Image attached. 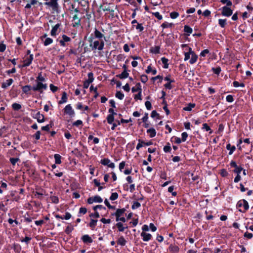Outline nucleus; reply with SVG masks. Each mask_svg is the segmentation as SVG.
<instances>
[{
    "mask_svg": "<svg viewBox=\"0 0 253 253\" xmlns=\"http://www.w3.org/2000/svg\"><path fill=\"white\" fill-rule=\"evenodd\" d=\"M36 85L33 86V90L35 91H39L40 93H42L43 90H46L47 88L46 84H43L40 82H36Z\"/></svg>",
    "mask_w": 253,
    "mask_h": 253,
    "instance_id": "f257e3e1",
    "label": "nucleus"
},
{
    "mask_svg": "<svg viewBox=\"0 0 253 253\" xmlns=\"http://www.w3.org/2000/svg\"><path fill=\"white\" fill-rule=\"evenodd\" d=\"M31 115L34 119H37V122L42 123L44 122V117L43 115L41 114L40 112L36 110H32Z\"/></svg>",
    "mask_w": 253,
    "mask_h": 253,
    "instance_id": "f03ea898",
    "label": "nucleus"
},
{
    "mask_svg": "<svg viewBox=\"0 0 253 253\" xmlns=\"http://www.w3.org/2000/svg\"><path fill=\"white\" fill-rule=\"evenodd\" d=\"M63 112L65 114L69 115L70 118L75 116V112L71 104L67 105L64 108Z\"/></svg>",
    "mask_w": 253,
    "mask_h": 253,
    "instance_id": "7ed1b4c3",
    "label": "nucleus"
},
{
    "mask_svg": "<svg viewBox=\"0 0 253 253\" xmlns=\"http://www.w3.org/2000/svg\"><path fill=\"white\" fill-rule=\"evenodd\" d=\"M34 59V55L33 54H30L29 57L26 58L25 60L23 61V64L22 65H19V68H24L30 66L32 61Z\"/></svg>",
    "mask_w": 253,
    "mask_h": 253,
    "instance_id": "20e7f679",
    "label": "nucleus"
},
{
    "mask_svg": "<svg viewBox=\"0 0 253 253\" xmlns=\"http://www.w3.org/2000/svg\"><path fill=\"white\" fill-rule=\"evenodd\" d=\"M221 10L222 16L229 17L233 14V10L229 6H224L221 8Z\"/></svg>",
    "mask_w": 253,
    "mask_h": 253,
    "instance_id": "39448f33",
    "label": "nucleus"
},
{
    "mask_svg": "<svg viewBox=\"0 0 253 253\" xmlns=\"http://www.w3.org/2000/svg\"><path fill=\"white\" fill-rule=\"evenodd\" d=\"M230 166L231 167L235 168L233 170V172L237 174H240L241 172L243 170V168L241 166H238L234 161L232 160L231 161Z\"/></svg>",
    "mask_w": 253,
    "mask_h": 253,
    "instance_id": "423d86ee",
    "label": "nucleus"
},
{
    "mask_svg": "<svg viewBox=\"0 0 253 253\" xmlns=\"http://www.w3.org/2000/svg\"><path fill=\"white\" fill-rule=\"evenodd\" d=\"M179 250V247L174 244H171L168 249V251L172 253H178Z\"/></svg>",
    "mask_w": 253,
    "mask_h": 253,
    "instance_id": "0eeeda50",
    "label": "nucleus"
},
{
    "mask_svg": "<svg viewBox=\"0 0 253 253\" xmlns=\"http://www.w3.org/2000/svg\"><path fill=\"white\" fill-rule=\"evenodd\" d=\"M81 240L84 243L86 244H90L93 242L92 239L87 234L83 235Z\"/></svg>",
    "mask_w": 253,
    "mask_h": 253,
    "instance_id": "6e6552de",
    "label": "nucleus"
},
{
    "mask_svg": "<svg viewBox=\"0 0 253 253\" xmlns=\"http://www.w3.org/2000/svg\"><path fill=\"white\" fill-rule=\"evenodd\" d=\"M140 236L142 237L143 241L144 242H148L152 238L151 234L144 232H142L140 234Z\"/></svg>",
    "mask_w": 253,
    "mask_h": 253,
    "instance_id": "1a4fd4ad",
    "label": "nucleus"
},
{
    "mask_svg": "<svg viewBox=\"0 0 253 253\" xmlns=\"http://www.w3.org/2000/svg\"><path fill=\"white\" fill-rule=\"evenodd\" d=\"M126 211V208L117 209L115 211V214H116V219H118V218L123 216Z\"/></svg>",
    "mask_w": 253,
    "mask_h": 253,
    "instance_id": "9d476101",
    "label": "nucleus"
},
{
    "mask_svg": "<svg viewBox=\"0 0 253 253\" xmlns=\"http://www.w3.org/2000/svg\"><path fill=\"white\" fill-rule=\"evenodd\" d=\"M23 93L26 94H30V91L33 90V86L30 85H26L22 86Z\"/></svg>",
    "mask_w": 253,
    "mask_h": 253,
    "instance_id": "9b49d317",
    "label": "nucleus"
},
{
    "mask_svg": "<svg viewBox=\"0 0 253 253\" xmlns=\"http://www.w3.org/2000/svg\"><path fill=\"white\" fill-rule=\"evenodd\" d=\"M73 19L75 21V22L73 24V26L74 27H79L81 25V18L78 17L77 14L73 16Z\"/></svg>",
    "mask_w": 253,
    "mask_h": 253,
    "instance_id": "f8f14e48",
    "label": "nucleus"
},
{
    "mask_svg": "<svg viewBox=\"0 0 253 253\" xmlns=\"http://www.w3.org/2000/svg\"><path fill=\"white\" fill-rule=\"evenodd\" d=\"M60 25H61L60 23H57L52 28L50 32V35L51 36L54 37L57 35V31L58 29L60 27Z\"/></svg>",
    "mask_w": 253,
    "mask_h": 253,
    "instance_id": "ddd939ff",
    "label": "nucleus"
},
{
    "mask_svg": "<svg viewBox=\"0 0 253 253\" xmlns=\"http://www.w3.org/2000/svg\"><path fill=\"white\" fill-rule=\"evenodd\" d=\"M13 83V80L12 79H9L6 80L5 82L2 83L1 84V88L3 89L6 88L8 86L11 85Z\"/></svg>",
    "mask_w": 253,
    "mask_h": 253,
    "instance_id": "4468645a",
    "label": "nucleus"
},
{
    "mask_svg": "<svg viewBox=\"0 0 253 253\" xmlns=\"http://www.w3.org/2000/svg\"><path fill=\"white\" fill-rule=\"evenodd\" d=\"M94 38L98 39L99 40H101L102 38H104V40H105V37L104 35L102 34L99 31H98L97 29H95L94 30Z\"/></svg>",
    "mask_w": 253,
    "mask_h": 253,
    "instance_id": "2eb2a0df",
    "label": "nucleus"
},
{
    "mask_svg": "<svg viewBox=\"0 0 253 253\" xmlns=\"http://www.w3.org/2000/svg\"><path fill=\"white\" fill-rule=\"evenodd\" d=\"M160 46H155L154 47H151L150 48V52L153 54H159L160 50Z\"/></svg>",
    "mask_w": 253,
    "mask_h": 253,
    "instance_id": "dca6fc26",
    "label": "nucleus"
},
{
    "mask_svg": "<svg viewBox=\"0 0 253 253\" xmlns=\"http://www.w3.org/2000/svg\"><path fill=\"white\" fill-rule=\"evenodd\" d=\"M67 93L65 91L63 92L61 100L58 102L59 104H62L67 102Z\"/></svg>",
    "mask_w": 253,
    "mask_h": 253,
    "instance_id": "f3484780",
    "label": "nucleus"
},
{
    "mask_svg": "<svg viewBox=\"0 0 253 253\" xmlns=\"http://www.w3.org/2000/svg\"><path fill=\"white\" fill-rule=\"evenodd\" d=\"M97 219H91L87 226H89L91 230H94L97 225Z\"/></svg>",
    "mask_w": 253,
    "mask_h": 253,
    "instance_id": "a211bd4d",
    "label": "nucleus"
},
{
    "mask_svg": "<svg viewBox=\"0 0 253 253\" xmlns=\"http://www.w3.org/2000/svg\"><path fill=\"white\" fill-rule=\"evenodd\" d=\"M128 71H123L121 74L116 75V77L120 79H125L128 77Z\"/></svg>",
    "mask_w": 253,
    "mask_h": 253,
    "instance_id": "6ab92c4d",
    "label": "nucleus"
},
{
    "mask_svg": "<svg viewBox=\"0 0 253 253\" xmlns=\"http://www.w3.org/2000/svg\"><path fill=\"white\" fill-rule=\"evenodd\" d=\"M140 90L142 91V88H141V85L140 83H137L136 84L135 86L131 88V91L132 92H139Z\"/></svg>",
    "mask_w": 253,
    "mask_h": 253,
    "instance_id": "aec40b11",
    "label": "nucleus"
},
{
    "mask_svg": "<svg viewBox=\"0 0 253 253\" xmlns=\"http://www.w3.org/2000/svg\"><path fill=\"white\" fill-rule=\"evenodd\" d=\"M196 106L195 103H189L185 107L183 108V110L186 111H191L192 108H194Z\"/></svg>",
    "mask_w": 253,
    "mask_h": 253,
    "instance_id": "412c9836",
    "label": "nucleus"
},
{
    "mask_svg": "<svg viewBox=\"0 0 253 253\" xmlns=\"http://www.w3.org/2000/svg\"><path fill=\"white\" fill-rule=\"evenodd\" d=\"M116 226H117V227L119 231H120V232H123V231H124L125 229L127 228V226L124 227L123 224L121 222H117L116 223Z\"/></svg>",
    "mask_w": 253,
    "mask_h": 253,
    "instance_id": "4be33fe9",
    "label": "nucleus"
},
{
    "mask_svg": "<svg viewBox=\"0 0 253 253\" xmlns=\"http://www.w3.org/2000/svg\"><path fill=\"white\" fill-rule=\"evenodd\" d=\"M192 28L188 25H185L184 26V32L186 33L187 36H189L192 33Z\"/></svg>",
    "mask_w": 253,
    "mask_h": 253,
    "instance_id": "5701e85b",
    "label": "nucleus"
},
{
    "mask_svg": "<svg viewBox=\"0 0 253 253\" xmlns=\"http://www.w3.org/2000/svg\"><path fill=\"white\" fill-rule=\"evenodd\" d=\"M226 148L228 150L230 151L229 152V155H232L233 153V152L235 151V150H236V147L234 145L231 146V145L230 143H228V144H227Z\"/></svg>",
    "mask_w": 253,
    "mask_h": 253,
    "instance_id": "b1692460",
    "label": "nucleus"
},
{
    "mask_svg": "<svg viewBox=\"0 0 253 253\" xmlns=\"http://www.w3.org/2000/svg\"><path fill=\"white\" fill-rule=\"evenodd\" d=\"M147 133L150 134V137L151 138L154 137L156 135V131L153 127L148 129Z\"/></svg>",
    "mask_w": 253,
    "mask_h": 253,
    "instance_id": "393cba45",
    "label": "nucleus"
},
{
    "mask_svg": "<svg viewBox=\"0 0 253 253\" xmlns=\"http://www.w3.org/2000/svg\"><path fill=\"white\" fill-rule=\"evenodd\" d=\"M161 61L162 63L164 64L163 68L165 69H168L169 68V59L165 57L161 58Z\"/></svg>",
    "mask_w": 253,
    "mask_h": 253,
    "instance_id": "a878e982",
    "label": "nucleus"
},
{
    "mask_svg": "<svg viewBox=\"0 0 253 253\" xmlns=\"http://www.w3.org/2000/svg\"><path fill=\"white\" fill-rule=\"evenodd\" d=\"M126 243V241L125 240L124 237L123 236H121L117 241L118 244L122 246H124Z\"/></svg>",
    "mask_w": 253,
    "mask_h": 253,
    "instance_id": "bb28decb",
    "label": "nucleus"
},
{
    "mask_svg": "<svg viewBox=\"0 0 253 253\" xmlns=\"http://www.w3.org/2000/svg\"><path fill=\"white\" fill-rule=\"evenodd\" d=\"M198 57V55L195 53L191 54V58L189 60V63L191 64H193L197 62Z\"/></svg>",
    "mask_w": 253,
    "mask_h": 253,
    "instance_id": "cd10ccee",
    "label": "nucleus"
},
{
    "mask_svg": "<svg viewBox=\"0 0 253 253\" xmlns=\"http://www.w3.org/2000/svg\"><path fill=\"white\" fill-rule=\"evenodd\" d=\"M242 203H243V206L244 207V210H245L244 212H245L246 211L248 210L249 209V203L247 202V201L245 199H243ZM239 211L240 212H243V211H242L241 209H239Z\"/></svg>",
    "mask_w": 253,
    "mask_h": 253,
    "instance_id": "c85d7f7f",
    "label": "nucleus"
},
{
    "mask_svg": "<svg viewBox=\"0 0 253 253\" xmlns=\"http://www.w3.org/2000/svg\"><path fill=\"white\" fill-rule=\"evenodd\" d=\"M174 24L172 23H169L167 22H165L161 25V26L164 29L167 28H172L174 26Z\"/></svg>",
    "mask_w": 253,
    "mask_h": 253,
    "instance_id": "c756f323",
    "label": "nucleus"
},
{
    "mask_svg": "<svg viewBox=\"0 0 253 253\" xmlns=\"http://www.w3.org/2000/svg\"><path fill=\"white\" fill-rule=\"evenodd\" d=\"M54 158L55 159V164H60L62 163L61 160V156L59 154H54Z\"/></svg>",
    "mask_w": 253,
    "mask_h": 253,
    "instance_id": "7c9ffc66",
    "label": "nucleus"
},
{
    "mask_svg": "<svg viewBox=\"0 0 253 253\" xmlns=\"http://www.w3.org/2000/svg\"><path fill=\"white\" fill-rule=\"evenodd\" d=\"M151 80L153 82V84H154L155 81L157 80H159L158 83H161L163 80V76L161 75H158L156 77H152Z\"/></svg>",
    "mask_w": 253,
    "mask_h": 253,
    "instance_id": "2f4dec72",
    "label": "nucleus"
},
{
    "mask_svg": "<svg viewBox=\"0 0 253 253\" xmlns=\"http://www.w3.org/2000/svg\"><path fill=\"white\" fill-rule=\"evenodd\" d=\"M163 150L165 153H170L171 152V148L169 142H168L167 145L164 146Z\"/></svg>",
    "mask_w": 253,
    "mask_h": 253,
    "instance_id": "473e14b6",
    "label": "nucleus"
},
{
    "mask_svg": "<svg viewBox=\"0 0 253 253\" xmlns=\"http://www.w3.org/2000/svg\"><path fill=\"white\" fill-rule=\"evenodd\" d=\"M87 212V209L85 207H81L79 209L78 216L80 217L82 214H85Z\"/></svg>",
    "mask_w": 253,
    "mask_h": 253,
    "instance_id": "72a5a7b5",
    "label": "nucleus"
},
{
    "mask_svg": "<svg viewBox=\"0 0 253 253\" xmlns=\"http://www.w3.org/2000/svg\"><path fill=\"white\" fill-rule=\"evenodd\" d=\"M88 79L86 81L88 82L89 83L91 84L93 82L94 80L93 74L92 72H89L87 74Z\"/></svg>",
    "mask_w": 253,
    "mask_h": 253,
    "instance_id": "f704fd0d",
    "label": "nucleus"
},
{
    "mask_svg": "<svg viewBox=\"0 0 253 253\" xmlns=\"http://www.w3.org/2000/svg\"><path fill=\"white\" fill-rule=\"evenodd\" d=\"M22 108L20 104L14 103L12 104V108L15 111H18Z\"/></svg>",
    "mask_w": 253,
    "mask_h": 253,
    "instance_id": "c9c22d12",
    "label": "nucleus"
},
{
    "mask_svg": "<svg viewBox=\"0 0 253 253\" xmlns=\"http://www.w3.org/2000/svg\"><path fill=\"white\" fill-rule=\"evenodd\" d=\"M13 250L17 253H19L21 250V247L19 244H14L13 245Z\"/></svg>",
    "mask_w": 253,
    "mask_h": 253,
    "instance_id": "e433bc0d",
    "label": "nucleus"
},
{
    "mask_svg": "<svg viewBox=\"0 0 253 253\" xmlns=\"http://www.w3.org/2000/svg\"><path fill=\"white\" fill-rule=\"evenodd\" d=\"M218 24L221 28H224L226 25V19H219Z\"/></svg>",
    "mask_w": 253,
    "mask_h": 253,
    "instance_id": "4c0bfd02",
    "label": "nucleus"
},
{
    "mask_svg": "<svg viewBox=\"0 0 253 253\" xmlns=\"http://www.w3.org/2000/svg\"><path fill=\"white\" fill-rule=\"evenodd\" d=\"M53 40L50 38H46L43 42V45L44 46H47L53 42Z\"/></svg>",
    "mask_w": 253,
    "mask_h": 253,
    "instance_id": "58836bf2",
    "label": "nucleus"
},
{
    "mask_svg": "<svg viewBox=\"0 0 253 253\" xmlns=\"http://www.w3.org/2000/svg\"><path fill=\"white\" fill-rule=\"evenodd\" d=\"M107 121L109 124H113V122L114 121V116H113V115L109 114L107 117Z\"/></svg>",
    "mask_w": 253,
    "mask_h": 253,
    "instance_id": "ea45409f",
    "label": "nucleus"
},
{
    "mask_svg": "<svg viewBox=\"0 0 253 253\" xmlns=\"http://www.w3.org/2000/svg\"><path fill=\"white\" fill-rule=\"evenodd\" d=\"M74 230V227L72 225L71 226H68L66 227V229L65 230V232L66 234L69 235L70 233L72 232V231Z\"/></svg>",
    "mask_w": 253,
    "mask_h": 253,
    "instance_id": "a19ab883",
    "label": "nucleus"
},
{
    "mask_svg": "<svg viewBox=\"0 0 253 253\" xmlns=\"http://www.w3.org/2000/svg\"><path fill=\"white\" fill-rule=\"evenodd\" d=\"M110 162L111 161L108 158H104L101 160L100 163L102 165L108 166Z\"/></svg>",
    "mask_w": 253,
    "mask_h": 253,
    "instance_id": "79ce46f5",
    "label": "nucleus"
},
{
    "mask_svg": "<svg viewBox=\"0 0 253 253\" xmlns=\"http://www.w3.org/2000/svg\"><path fill=\"white\" fill-rule=\"evenodd\" d=\"M45 79L44 77L42 76V72L39 73L38 76L36 79V82H40L42 83V82H45Z\"/></svg>",
    "mask_w": 253,
    "mask_h": 253,
    "instance_id": "37998d69",
    "label": "nucleus"
},
{
    "mask_svg": "<svg viewBox=\"0 0 253 253\" xmlns=\"http://www.w3.org/2000/svg\"><path fill=\"white\" fill-rule=\"evenodd\" d=\"M211 70L215 74L217 75H219L221 71V68L219 66L216 67L215 68H212Z\"/></svg>",
    "mask_w": 253,
    "mask_h": 253,
    "instance_id": "c03bdc74",
    "label": "nucleus"
},
{
    "mask_svg": "<svg viewBox=\"0 0 253 253\" xmlns=\"http://www.w3.org/2000/svg\"><path fill=\"white\" fill-rule=\"evenodd\" d=\"M50 199L52 201V203L54 204H58L59 202V198L57 196H51L50 197Z\"/></svg>",
    "mask_w": 253,
    "mask_h": 253,
    "instance_id": "a18cd8bd",
    "label": "nucleus"
},
{
    "mask_svg": "<svg viewBox=\"0 0 253 253\" xmlns=\"http://www.w3.org/2000/svg\"><path fill=\"white\" fill-rule=\"evenodd\" d=\"M115 96L117 98L120 100H122L124 97V94L121 91H117Z\"/></svg>",
    "mask_w": 253,
    "mask_h": 253,
    "instance_id": "49530a36",
    "label": "nucleus"
},
{
    "mask_svg": "<svg viewBox=\"0 0 253 253\" xmlns=\"http://www.w3.org/2000/svg\"><path fill=\"white\" fill-rule=\"evenodd\" d=\"M93 200L94 202L98 203H101L103 201V199H102V198L98 195H96L94 196Z\"/></svg>",
    "mask_w": 253,
    "mask_h": 253,
    "instance_id": "de8ad7c7",
    "label": "nucleus"
},
{
    "mask_svg": "<svg viewBox=\"0 0 253 253\" xmlns=\"http://www.w3.org/2000/svg\"><path fill=\"white\" fill-rule=\"evenodd\" d=\"M140 206H141V204L140 203H139L138 202H137V201H135V202H133V204L131 206V209L132 210H135L137 208H139V207H140Z\"/></svg>",
    "mask_w": 253,
    "mask_h": 253,
    "instance_id": "09e8293b",
    "label": "nucleus"
},
{
    "mask_svg": "<svg viewBox=\"0 0 253 253\" xmlns=\"http://www.w3.org/2000/svg\"><path fill=\"white\" fill-rule=\"evenodd\" d=\"M73 126L76 127H79L80 126H83V122L82 120H78L73 123Z\"/></svg>",
    "mask_w": 253,
    "mask_h": 253,
    "instance_id": "8fccbe9b",
    "label": "nucleus"
},
{
    "mask_svg": "<svg viewBox=\"0 0 253 253\" xmlns=\"http://www.w3.org/2000/svg\"><path fill=\"white\" fill-rule=\"evenodd\" d=\"M118 194L116 192L112 193L109 199L111 201H114L118 199Z\"/></svg>",
    "mask_w": 253,
    "mask_h": 253,
    "instance_id": "3c124183",
    "label": "nucleus"
},
{
    "mask_svg": "<svg viewBox=\"0 0 253 253\" xmlns=\"http://www.w3.org/2000/svg\"><path fill=\"white\" fill-rule=\"evenodd\" d=\"M9 161L13 166H15L17 162L20 161V159L18 158H10Z\"/></svg>",
    "mask_w": 253,
    "mask_h": 253,
    "instance_id": "603ef678",
    "label": "nucleus"
},
{
    "mask_svg": "<svg viewBox=\"0 0 253 253\" xmlns=\"http://www.w3.org/2000/svg\"><path fill=\"white\" fill-rule=\"evenodd\" d=\"M224 128V126L222 124L219 125L217 131V133H218L219 134H221V133L223 132Z\"/></svg>",
    "mask_w": 253,
    "mask_h": 253,
    "instance_id": "864d4df0",
    "label": "nucleus"
},
{
    "mask_svg": "<svg viewBox=\"0 0 253 253\" xmlns=\"http://www.w3.org/2000/svg\"><path fill=\"white\" fill-rule=\"evenodd\" d=\"M220 2L222 4H226L227 6H231L232 5V2L230 0H221Z\"/></svg>",
    "mask_w": 253,
    "mask_h": 253,
    "instance_id": "5fc2aeb1",
    "label": "nucleus"
},
{
    "mask_svg": "<svg viewBox=\"0 0 253 253\" xmlns=\"http://www.w3.org/2000/svg\"><path fill=\"white\" fill-rule=\"evenodd\" d=\"M179 16V13L176 11L171 12L170 13V17L172 19H175Z\"/></svg>",
    "mask_w": 253,
    "mask_h": 253,
    "instance_id": "6e6d98bb",
    "label": "nucleus"
},
{
    "mask_svg": "<svg viewBox=\"0 0 253 253\" xmlns=\"http://www.w3.org/2000/svg\"><path fill=\"white\" fill-rule=\"evenodd\" d=\"M100 41H99V46H98V50H102L103 48H104V42L103 40H99Z\"/></svg>",
    "mask_w": 253,
    "mask_h": 253,
    "instance_id": "4d7b16f0",
    "label": "nucleus"
},
{
    "mask_svg": "<svg viewBox=\"0 0 253 253\" xmlns=\"http://www.w3.org/2000/svg\"><path fill=\"white\" fill-rule=\"evenodd\" d=\"M97 209L106 210V208L101 205H96V206L93 207V210L94 211H96Z\"/></svg>",
    "mask_w": 253,
    "mask_h": 253,
    "instance_id": "13d9d810",
    "label": "nucleus"
},
{
    "mask_svg": "<svg viewBox=\"0 0 253 253\" xmlns=\"http://www.w3.org/2000/svg\"><path fill=\"white\" fill-rule=\"evenodd\" d=\"M95 211L94 213H91L89 214V217H94V218H99L100 217V214H99V212L98 211Z\"/></svg>",
    "mask_w": 253,
    "mask_h": 253,
    "instance_id": "bf43d9fd",
    "label": "nucleus"
},
{
    "mask_svg": "<svg viewBox=\"0 0 253 253\" xmlns=\"http://www.w3.org/2000/svg\"><path fill=\"white\" fill-rule=\"evenodd\" d=\"M41 134V131L40 130H38L35 133V134L33 135V137L35 138L37 140H38L40 139Z\"/></svg>",
    "mask_w": 253,
    "mask_h": 253,
    "instance_id": "052dcab7",
    "label": "nucleus"
},
{
    "mask_svg": "<svg viewBox=\"0 0 253 253\" xmlns=\"http://www.w3.org/2000/svg\"><path fill=\"white\" fill-rule=\"evenodd\" d=\"M43 194L38 191H36L34 193V196L40 200L42 198Z\"/></svg>",
    "mask_w": 253,
    "mask_h": 253,
    "instance_id": "680f3d73",
    "label": "nucleus"
},
{
    "mask_svg": "<svg viewBox=\"0 0 253 253\" xmlns=\"http://www.w3.org/2000/svg\"><path fill=\"white\" fill-rule=\"evenodd\" d=\"M31 239L32 238L31 237L26 236L24 239L21 240V242H25L27 245H28Z\"/></svg>",
    "mask_w": 253,
    "mask_h": 253,
    "instance_id": "e2e57ef3",
    "label": "nucleus"
},
{
    "mask_svg": "<svg viewBox=\"0 0 253 253\" xmlns=\"http://www.w3.org/2000/svg\"><path fill=\"white\" fill-rule=\"evenodd\" d=\"M62 40L65 42L71 41V39L66 35H63L62 36Z\"/></svg>",
    "mask_w": 253,
    "mask_h": 253,
    "instance_id": "0e129e2a",
    "label": "nucleus"
},
{
    "mask_svg": "<svg viewBox=\"0 0 253 253\" xmlns=\"http://www.w3.org/2000/svg\"><path fill=\"white\" fill-rule=\"evenodd\" d=\"M188 134L186 132H183L181 134V140H182V142H185L187 137H188Z\"/></svg>",
    "mask_w": 253,
    "mask_h": 253,
    "instance_id": "69168bd1",
    "label": "nucleus"
},
{
    "mask_svg": "<svg viewBox=\"0 0 253 253\" xmlns=\"http://www.w3.org/2000/svg\"><path fill=\"white\" fill-rule=\"evenodd\" d=\"M141 92L142 91L140 90L137 94L134 95V98L136 101L137 100H142Z\"/></svg>",
    "mask_w": 253,
    "mask_h": 253,
    "instance_id": "338daca9",
    "label": "nucleus"
},
{
    "mask_svg": "<svg viewBox=\"0 0 253 253\" xmlns=\"http://www.w3.org/2000/svg\"><path fill=\"white\" fill-rule=\"evenodd\" d=\"M148 77L146 75H142L141 76L140 80L143 83H146L148 81Z\"/></svg>",
    "mask_w": 253,
    "mask_h": 253,
    "instance_id": "774afa93",
    "label": "nucleus"
}]
</instances>
